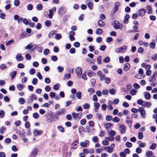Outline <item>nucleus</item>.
Listing matches in <instances>:
<instances>
[{
  "mask_svg": "<svg viewBox=\"0 0 157 157\" xmlns=\"http://www.w3.org/2000/svg\"><path fill=\"white\" fill-rule=\"evenodd\" d=\"M114 8L111 12V14H114L118 10V7L121 6V3L119 2H116L114 3Z\"/></svg>",
  "mask_w": 157,
  "mask_h": 157,
  "instance_id": "1",
  "label": "nucleus"
},
{
  "mask_svg": "<svg viewBox=\"0 0 157 157\" xmlns=\"http://www.w3.org/2000/svg\"><path fill=\"white\" fill-rule=\"evenodd\" d=\"M127 48V46L124 45L122 47L116 48L115 51L117 52H124L126 50Z\"/></svg>",
  "mask_w": 157,
  "mask_h": 157,
  "instance_id": "2",
  "label": "nucleus"
},
{
  "mask_svg": "<svg viewBox=\"0 0 157 157\" xmlns=\"http://www.w3.org/2000/svg\"><path fill=\"white\" fill-rule=\"evenodd\" d=\"M56 11V8L55 7H53L52 9L49 10V13L48 15V16L50 18H52L53 13Z\"/></svg>",
  "mask_w": 157,
  "mask_h": 157,
  "instance_id": "3",
  "label": "nucleus"
},
{
  "mask_svg": "<svg viewBox=\"0 0 157 157\" xmlns=\"http://www.w3.org/2000/svg\"><path fill=\"white\" fill-rule=\"evenodd\" d=\"M119 131L122 134H124L126 132V128L124 124H120L119 125Z\"/></svg>",
  "mask_w": 157,
  "mask_h": 157,
  "instance_id": "4",
  "label": "nucleus"
},
{
  "mask_svg": "<svg viewBox=\"0 0 157 157\" xmlns=\"http://www.w3.org/2000/svg\"><path fill=\"white\" fill-rule=\"evenodd\" d=\"M90 141L88 140H86L84 142H82L80 143V145L83 147H86L89 145Z\"/></svg>",
  "mask_w": 157,
  "mask_h": 157,
  "instance_id": "5",
  "label": "nucleus"
},
{
  "mask_svg": "<svg viewBox=\"0 0 157 157\" xmlns=\"http://www.w3.org/2000/svg\"><path fill=\"white\" fill-rule=\"evenodd\" d=\"M138 111L140 113V115L142 117H145L146 112L145 110L142 107H140L138 109Z\"/></svg>",
  "mask_w": 157,
  "mask_h": 157,
  "instance_id": "6",
  "label": "nucleus"
},
{
  "mask_svg": "<svg viewBox=\"0 0 157 157\" xmlns=\"http://www.w3.org/2000/svg\"><path fill=\"white\" fill-rule=\"evenodd\" d=\"M75 71L77 74V77L79 78H81L82 73L81 68L79 67H77L75 70Z\"/></svg>",
  "mask_w": 157,
  "mask_h": 157,
  "instance_id": "7",
  "label": "nucleus"
},
{
  "mask_svg": "<svg viewBox=\"0 0 157 157\" xmlns=\"http://www.w3.org/2000/svg\"><path fill=\"white\" fill-rule=\"evenodd\" d=\"M146 10L145 9H140L137 11L138 13L140 16L143 17L145 15Z\"/></svg>",
  "mask_w": 157,
  "mask_h": 157,
  "instance_id": "8",
  "label": "nucleus"
},
{
  "mask_svg": "<svg viewBox=\"0 0 157 157\" xmlns=\"http://www.w3.org/2000/svg\"><path fill=\"white\" fill-rule=\"evenodd\" d=\"M86 3L87 5L90 10H91L93 9V4L90 2V0H86Z\"/></svg>",
  "mask_w": 157,
  "mask_h": 157,
  "instance_id": "9",
  "label": "nucleus"
},
{
  "mask_svg": "<svg viewBox=\"0 0 157 157\" xmlns=\"http://www.w3.org/2000/svg\"><path fill=\"white\" fill-rule=\"evenodd\" d=\"M97 75L100 78L101 81H103L104 80L105 75L102 73L101 71H99L98 72Z\"/></svg>",
  "mask_w": 157,
  "mask_h": 157,
  "instance_id": "10",
  "label": "nucleus"
},
{
  "mask_svg": "<svg viewBox=\"0 0 157 157\" xmlns=\"http://www.w3.org/2000/svg\"><path fill=\"white\" fill-rule=\"evenodd\" d=\"M33 133L34 135L35 136H36L42 134L43 132L41 130H38L37 129H34L33 131Z\"/></svg>",
  "mask_w": 157,
  "mask_h": 157,
  "instance_id": "11",
  "label": "nucleus"
},
{
  "mask_svg": "<svg viewBox=\"0 0 157 157\" xmlns=\"http://www.w3.org/2000/svg\"><path fill=\"white\" fill-rule=\"evenodd\" d=\"M66 112V110L64 108L61 109L59 110L56 111V113L57 115H61L64 113Z\"/></svg>",
  "mask_w": 157,
  "mask_h": 157,
  "instance_id": "12",
  "label": "nucleus"
},
{
  "mask_svg": "<svg viewBox=\"0 0 157 157\" xmlns=\"http://www.w3.org/2000/svg\"><path fill=\"white\" fill-rule=\"evenodd\" d=\"M37 150L36 148H34L31 155V157H35L37 155Z\"/></svg>",
  "mask_w": 157,
  "mask_h": 157,
  "instance_id": "13",
  "label": "nucleus"
},
{
  "mask_svg": "<svg viewBox=\"0 0 157 157\" xmlns=\"http://www.w3.org/2000/svg\"><path fill=\"white\" fill-rule=\"evenodd\" d=\"M66 10L64 8L61 7L58 10L59 13L61 15H62L63 14L65 13Z\"/></svg>",
  "mask_w": 157,
  "mask_h": 157,
  "instance_id": "14",
  "label": "nucleus"
},
{
  "mask_svg": "<svg viewBox=\"0 0 157 157\" xmlns=\"http://www.w3.org/2000/svg\"><path fill=\"white\" fill-rule=\"evenodd\" d=\"M78 142L77 141H75L71 145V148L74 149H76L78 147Z\"/></svg>",
  "mask_w": 157,
  "mask_h": 157,
  "instance_id": "15",
  "label": "nucleus"
},
{
  "mask_svg": "<svg viewBox=\"0 0 157 157\" xmlns=\"http://www.w3.org/2000/svg\"><path fill=\"white\" fill-rule=\"evenodd\" d=\"M144 97L146 99L149 100L151 98V95L148 92H145L144 93Z\"/></svg>",
  "mask_w": 157,
  "mask_h": 157,
  "instance_id": "16",
  "label": "nucleus"
},
{
  "mask_svg": "<svg viewBox=\"0 0 157 157\" xmlns=\"http://www.w3.org/2000/svg\"><path fill=\"white\" fill-rule=\"evenodd\" d=\"M113 27L116 29H121L122 27V25L121 24L119 23L118 24L115 23L113 24Z\"/></svg>",
  "mask_w": 157,
  "mask_h": 157,
  "instance_id": "17",
  "label": "nucleus"
},
{
  "mask_svg": "<svg viewBox=\"0 0 157 157\" xmlns=\"http://www.w3.org/2000/svg\"><path fill=\"white\" fill-rule=\"evenodd\" d=\"M141 46L142 45H143L145 47H147L148 45V43L146 42H144L142 40H140L138 43Z\"/></svg>",
  "mask_w": 157,
  "mask_h": 157,
  "instance_id": "18",
  "label": "nucleus"
},
{
  "mask_svg": "<svg viewBox=\"0 0 157 157\" xmlns=\"http://www.w3.org/2000/svg\"><path fill=\"white\" fill-rule=\"evenodd\" d=\"M36 96L35 94H33L31 95L30 98V100H28L27 101V103H29L30 102H31L33 101V99L36 100Z\"/></svg>",
  "mask_w": 157,
  "mask_h": 157,
  "instance_id": "19",
  "label": "nucleus"
},
{
  "mask_svg": "<svg viewBox=\"0 0 157 157\" xmlns=\"http://www.w3.org/2000/svg\"><path fill=\"white\" fill-rule=\"evenodd\" d=\"M113 126V124L110 123H106L104 124V127L106 129H108Z\"/></svg>",
  "mask_w": 157,
  "mask_h": 157,
  "instance_id": "20",
  "label": "nucleus"
},
{
  "mask_svg": "<svg viewBox=\"0 0 157 157\" xmlns=\"http://www.w3.org/2000/svg\"><path fill=\"white\" fill-rule=\"evenodd\" d=\"M16 59L18 61H21L23 59V58L21 54V53L17 54L16 56Z\"/></svg>",
  "mask_w": 157,
  "mask_h": 157,
  "instance_id": "21",
  "label": "nucleus"
},
{
  "mask_svg": "<svg viewBox=\"0 0 157 157\" xmlns=\"http://www.w3.org/2000/svg\"><path fill=\"white\" fill-rule=\"evenodd\" d=\"M105 148H106L107 152L109 153H111L113 152V147L112 146H108L105 147Z\"/></svg>",
  "mask_w": 157,
  "mask_h": 157,
  "instance_id": "22",
  "label": "nucleus"
},
{
  "mask_svg": "<svg viewBox=\"0 0 157 157\" xmlns=\"http://www.w3.org/2000/svg\"><path fill=\"white\" fill-rule=\"evenodd\" d=\"M130 65L129 63H126L124 65L123 69L124 71H126L129 70L130 68Z\"/></svg>",
  "mask_w": 157,
  "mask_h": 157,
  "instance_id": "23",
  "label": "nucleus"
},
{
  "mask_svg": "<svg viewBox=\"0 0 157 157\" xmlns=\"http://www.w3.org/2000/svg\"><path fill=\"white\" fill-rule=\"evenodd\" d=\"M130 18L128 14H126L124 17V22L125 24H127L128 22V19Z\"/></svg>",
  "mask_w": 157,
  "mask_h": 157,
  "instance_id": "24",
  "label": "nucleus"
},
{
  "mask_svg": "<svg viewBox=\"0 0 157 157\" xmlns=\"http://www.w3.org/2000/svg\"><path fill=\"white\" fill-rule=\"evenodd\" d=\"M25 102V99L23 98H21L18 99V102L20 104H24Z\"/></svg>",
  "mask_w": 157,
  "mask_h": 157,
  "instance_id": "25",
  "label": "nucleus"
},
{
  "mask_svg": "<svg viewBox=\"0 0 157 157\" xmlns=\"http://www.w3.org/2000/svg\"><path fill=\"white\" fill-rule=\"evenodd\" d=\"M98 24L100 27H103L105 25V23L101 20H99L98 22Z\"/></svg>",
  "mask_w": 157,
  "mask_h": 157,
  "instance_id": "26",
  "label": "nucleus"
},
{
  "mask_svg": "<svg viewBox=\"0 0 157 157\" xmlns=\"http://www.w3.org/2000/svg\"><path fill=\"white\" fill-rule=\"evenodd\" d=\"M17 73V72L16 71H14L10 73V75L11 76L12 79L15 78Z\"/></svg>",
  "mask_w": 157,
  "mask_h": 157,
  "instance_id": "27",
  "label": "nucleus"
},
{
  "mask_svg": "<svg viewBox=\"0 0 157 157\" xmlns=\"http://www.w3.org/2000/svg\"><path fill=\"white\" fill-rule=\"evenodd\" d=\"M147 9L148 10V14H151L152 13V10L151 7V6L148 5L147 7Z\"/></svg>",
  "mask_w": 157,
  "mask_h": 157,
  "instance_id": "28",
  "label": "nucleus"
},
{
  "mask_svg": "<svg viewBox=\"0 0 157 157\" xmlns=\"http://www.w3.org/2000/svg\"><path fill=\"white\" fill-rule=\"evenodd\" d=\"M112 121L114 122H118L120 121V119L117 117H115L113 118H112Z\"/></svg>",
  "mask_w": 157,
  "mask_h": 157,
  "instance_id": "29",
  "label": "nucleus"
},
{
  "mask_svg": "<svg viewBox=\"0 0 157 157\" xmlns=\"http://www.w3.org/2000/svg\"><path fill=\"white\" fill-rule=\"evenodd\" d=\"M137 93L136 90L135 89H132L130 91V94L132 96L135 95Z\"/></svg>",
  "mask_w": 157,
  "mask_h": 157,
  "instance_id": "30",
  "label": "nucleus"
},
{
  "mask_svg": "<svg viewBox=\"0 0 157 157\" xmlns=\"http://www.w3.org/2000/svg\"><path fill=\"white\" fill-rule=\"evenodd\" d=\"M87 75L90 77L95 76V74L92 71H90L87 73Z\"/></svg>",
  "mask_w": 157,
  "mask_h": 157,
  "instance_id": "31",
  "label": "nucleus"
},
{
  "mask_svg": "<svg viewBox=\"0 0 157 157\" xmlns=\"http://www.w3.org/2000/svg\"><path fill=\"white\" fill-rule=\"evenodd\" d=\"M81 94L82 93L80 91H78L76 94V97L79 99H80L81 98Z\"/></svg>",
  "mask_w": 157,
  "mask_h": 157,
  "instance_id": "32",
  "label": "nucleus"
},
{
  "mask_svg": "<svg viewBox=\"0 0 157 157\" xmlns=\"http://www.w3.org/2000/svg\"><path fill=\"white\" fill-rule=\"evenodd\" d=\"M153 154V152L151 151H147L146 153V155L148 157H150Z\"/></svg>",
  "mask_w": 157,
  "mask_h": 157,
  "instance_id": "33",
  "label": "nucleus"
},
{
  "mask_svg": "<svg viewBox=\"0 0 157 157\" xmlns=\"http://www.w3.org/2000/svg\"><path fill=\"white\" fill-rule=\"evenodd\" d=\"M103 33V31L102 29L98 28L97 29L96 33L97 34H101Z\"/></svg>",
  "mask_w": 157,
  "mask_h": 157,
  "instance_id": "34",
  "label": "nucleus"
},
{
  "mask_svg": "<svg viewBox=\"0 0 157 157\" xmlns=\"http://www.w3.org/2000/svg\"><path fill=\"white\" fill-rule=\"evenodd\" d=\"M88 92L89 93L90 95H91L94 93V90L92 88H90L88 90Z\"/></svg>",
  "mask_w": 157,
  "mask_h": 157,
  "instance_id": "35",
  "label": "nucleus"
},
{
  "mask_svg": "<svg viewBox=\"0 0 157 157\" xmlns=\"http://www.w3.org/2000/svg\"><path fill=\"white\" fill-rule=\"evenodd\" d=\"M143 133L142 132H139L138 133V138L139 140H141L143 138Z\"/></svg>",
  "mask_w": 157,
  "mask_h": 157,
  "instance_id": "36",
  "label": "nucleus"
},
{
  "mask_svg": "<svg viewBox=\"0 0 157 157\" xmlns=\"http://www.w3.org/2000/svg\"><path fill=\"white\" fill-rule=\"evenodd\" d=\"M157 146V145L156 144L153 143L152 144L150 147L149 148L150 149L153 150L155 149Z\"/></svg>",
  "mask_w": 157,
  "mask_h": 157,
  "instance_id": "37",
  "label": "nucleus"
},
{
  "mask_svg": "<svg viewBox=\"0 0 157 157\" xmlns=\"http://www.w3.org/2000/svg\"><path fill=\"white\" fill-rule=\"evenodd\" d=\"M17 87L19 90H21L23 88L24 86L20 84H19L17 85Z\"/></svg>",
  "mask_w": 157,
  "mask_h": 157,
  "instance_id": "38",
  "label": "nucleus"
},
{
  "mask_svg": "<svg viewBox=\"0 0 157 157\" xmlns=\"http://www.w3.org/2000/svg\"><path fill=\"white\" fill-rule=\"evenodd\" d=\"M14 42V40L13 39H11L10 40L8 41H7L6 44V46H9L10 44H12Z\"/></svg>",
  "mask_w": 157,
  "mask_h": 157,
  "instance_id": "39",
  "label": "nucleus"
},
{
  "mask_svg": "<svg viewBox=\"0 0 157 157\" xmlns=\"http://www.w3.org/2000/svg\"><path fill=\"white\" fill-rule=\"evenodd\" d=\"M105 119L107 121H110L112 120V117L110 115H107L105 117Z\"/></svg>",
  "mask_w": 157,
  "mask_h": 157,
  "instance_id": "40",
  "label": "nucleus"
},
{
  "mask_svg": "<svg viewBox=\"0 0 157 157\" xmlns=\"http://www.w3.org/2000/svg\"><path fill=\"white\" fill-rule=\"evenodd\" d=\"M95 108L96 109H97L98 108H99L100 106V104L97 102H94V103Z\"/></svg>",
  "mask_w": 157,
  "mask_h": 157,
  "instance_id": "41",
  "label": "nucleus"
},
{
  "mask_svg": "<svg viewBox=\"0 0 157 157\" xmlns=\"http://www.w3.org/2000/svg\"><path fill=\"white\" fill-rule=\"evenodd\" d=\"M58 130L60 132H64V128L60 126H59L57 127Z\"/></svg>",
  "mask_w": 157,
  "mask_h": 157,
  "instance_id": "42",
  "label": "nucleus"
},
{
  "mask_svg": "<svg viewBox=\"0 0 157 157\" xmlns=\"http://www.w3.org/2000/svg\"><path fill=\"white\" fill-rule=\"evenodd\" d=\"M60 85L59 84H57L53 86V89L55 90H58L59 89Z\"/></svg>",
  "mask_w": 157,
  "mask_h": 157,
  "instance_id": "43",
  "label": "nucleus"
},
{
  "mask_svg": "<svg viewBox=\"0 0 157 157\" xmlns=\"http://www.w3.org/2000/svg\"><path fill=\"white\" fill-rule=\"evenodd\" d=\"M71 75L70 73L65 74L64 77V79L66 80L69 79L71 77Z\"/></svg>",
  "mask_w": 157,
  "mask_h": 157,
  "instance_id": "44",
  "label": "nucleus"
},
{
  "mask_svg": "<svg viewBox=\"0 0 157 157\" xmlns=\"http://www.w3.org/2000/svg\"><path fill=\"white\" fill-rule=\"evenodd\" d=\"M45 24L47 27H49L51 24V22L49 20H47L45 21Z\"/></svg>",
  "mask_w": 157,
  "mask_h": 157,
  "instance_id": "45",
  "label": "nucleus"
},
{
  "mask_svg": "<svg viewBox=\"0 0 157 157\" xmlns=\"http://www.w3.org/2000/svg\"><path fill=\"white\" fill-rule=\"evenodd\" d=\"M110 61V58L108 56L106 57L104 59L103 62L105 63H107Z\"/></svg>",
  "mask_w": 157,
  "mask_h": 157,
  "instance_id": "46",
  "label": "nucleus"
},
{
  "mask_svg": "<svg viewBox=\"0 0 157 157\" xmlns=\"http://www.w3.org/2000/svg\"><path fill=\"white\" fill-rule=\"evenodd\" d=\"M104 79L105 82L106 84H108L110 82V79L108 77L105 78Z\"/></svg>",
  "mask_w": 157,
  "mask_h": 157,
  "instance_id": "47",
  "label": "nucleus"
},
{
  "mask_svg": "<svg viewBox=\"0 0 157 157\" xmlns=\"http://www.w3.org/2000/svg\"><path fill=\"white\" fill-rule=\"evenodd\" d=\"M5 113L4 111L2 110H1L0 111V117L1 118L3 117L5 115Z\"/></svg>",
  "mask_w": 157,
  "mask_h": 157,
  "instance_id": "48",
  "label": "nucleus"
},
{
  "mask_svg": "<svg viewBox=\"0 0 157 157\" xmlns=\"http://www.w3.org/2000/svg\"><path fill=\"white\" fill-rule=\"evenodd\" d=\"M57 69L58 70L59 72V73L62 72L63 70V67L60 66H58L57 67Z\"/></svg>",
  "mask_w": 157,
  "mask_h": 157,
  "instance_id": "49",
  "label": "nucleus"
},
{
  "mask_svg": "<svg viewBox=\"0 0 157 157\" xmlns=\"http://www.w3.org/2000/svg\"><path fill=\"white\" fill-rule=\"evenodd\" d=\"M89 125L91 127H93L94 125V122L92 121H90L89 122Z\"/></svg>",
  "mask_w": 157,
  "mask_h": 157,
  "instance_id": "50",
  "label": "nucleus"
},
{
  "mask_svg": "<svg viewBox=\"0 0 157 157\" xmlns=\"http://www.w3.org/2000/svg\"><path fill=\"white\" fill-rule=\"evenodd\" d=\"M72 115L73 117L75 119L77 118L79 116V114L76 113L74 112H72Z\"/></svg>",
  "mask_w": 157,
  "mask_h": 157,
  "instance_id": "51",
  "label": "nucleus"
},
{
  "mask_svg": "<svg viewBox=\"0 0 157 157\" xmlns=\"http://www.w3.org/2000/svg\"><path fill=\"white\" fill-rule=\"evenodd\" d=\"M109 93L112 95H114L115 94V90L114 89H111L109 90Z\"/></svg>",
  "mask_w": 157,
  "mask_h": 157,
  "instance_id": "52",
  "label": "nucleus"
},
{
  "mask_svg": "<svg viewBox=\"0 0 157 157\" xmlns=\"http://www.w3.org/2000/svg\"><path fill=\"white\" fill-rule=\"evenodd\" d=\"M6 130V128L4 126H2L0 129V133L1 134H2L4 133V131Z\"/></svg>",
  "mask_w": 157,
  "mask_h": 157,
  "instance_id": "53",
  "label": "nucleus"
},
{
  "mask_svg": "<svg viewBox=\"0 0 157 157\" xmlns=\"http://www.w3.org/2000/svg\"><path fill=\"white\" fill-rule=\"evenodd\" d=\"M49 50L48 49H46L44 50V51L43 52V53L44 55H47L49 53Z\"/></svg>",
  "mask_w": 157,
  "mask_h": 157,
  "instance_id": "54",
  "label": "nucleus"
},
{
  "mask_svg": "<svg viewBox=\"0 0 157 157\" xmlns=\"http://www.w3.org/2000/svg\"><path fill=\"white\" fill-rule=\"evenodd\" d=\"M37 82V79L36 78H33V81H32V84L34 85H36Z\"/></svg>",
  "mask_w": 157,
  "mask_h": 157,
  "instance_id": "55",
  "label": "nucleus"
},
{
  "mask_svg": "<svg viewBox=\"0 0 157 157\" xmlns=\"http://www.w3.org/2000/svg\"><path fill=\"white\" fill-rule=\"evenodd\" d=\"M144 102V101H143L141 99H139L137 101V103L138 104L140 105H141L142 106Z\"/></svg>",
  "mask_w": 157,
  "mask_h": 157,
  "instance_id": "56",
  "label": "nucleus"
},
{
  "mask_svg": "<svg viewBox=\"0 0 157 157\" xmlns=\"http://www.w3.org/2000/svg\"><path fill=\"white\" fill-rule=\"evenodd\" d=\"M86 121L85 119H82L80 121L81 124L82 125H85L86 123Z\"/></svg>",
  "mask_w": 157,
  "mask_h": 157,
  "instance_id": "57",
  "label": "nucleus"
},
{
  "mask_svg": "<svg viewBox=\"0 0 157 157\" xmlns=\"http://www.w3.org/2000/svg\"><path fill=\"white\" fill-rule=\"evenodd\" d=\"M14 4L15 6H18L20 4V1L19 0H15Z\"/></svg>",
  "mask_w": 157,
  "mask_h": 157,
  "instance_id": "58",
  "label": "nucleus"
},
{
  "mask_svg": "<svg viewBox=\"0 0 157 157\" xmlns=\"http://www.w3.org/2000/svg\"><path fill=\"white\" fill-rule=\"evenodd\" d=\"M27 8L29 10H32L33 9V7L32 4H29L27 6Z\"/></svg>",
  "mask_w": 157,
  "mask_h": 157,
  "instance_id": "59",
  "label": "nucleus"
},
{
  "mask_svg": "<svg viewBox=\"0 0 157 157\" xmlns=\"http://www.w3.org/2000/svg\"><path fill=\"white\" fill-rule=\"evenodd\" d=\"M35 69L34 68H32L30 70L29 73L31 75H33L35 73Z\"/></svg>",
  "mask_w": 157,
  "mask_h": 157,
  "instance_id": "60",
  "label": "nucleus"
},
{
  "mask_svg": "<svg viewBox=\"0 0 157 157\" xmlns=\"http://www.w3.org/2000/svg\"><path fill=\"white\" fill-rule=\"evenodd\" d=\"M126 123L128 124L129 126H131L132 125V121L131 120H127L126 121Z\"/></svg>",
  "mask_w": 157,
  "mask_h": 157,
  "instance_id": "61",
  "label": "nucleus"
},
{
  "mask_svg": "<svg viewBox=\"0 0 157 157\" xmlns=\"http://www.w3.org/2000/svg\"><path fill=\"white\" fill-rule=\"evenodd\" d=\"M42 5L40 4H38L36 6V8L38 10H41L42 9Z\"/></svg>",
  "mask_w": 157,
  "mask_h": 157,
  "instance_id": "62",
  "label": "nucleus"
},
{
  "mask_svg": "<svg viewBox=\"0 0 157 157\" xmlns=\"http://www.w3.org/2000/svg\"><path fill=\"white\" fill-rule=\"evenodd\" d=\"M49 96L52 98H53L56 96V93L53 92H51L49 94Z\"/></svg>",
  "mask_w": 157,
  "mask_h": 157,
  "instance_id": "63",
  "label": "nucleus"
},
{
  "mask_svg": "<svg viewBox=\"0 0 157 157\" xmlns=\"http://www.w3.org/2000/svg\"><path fill=\"white\" fill-rule=\"evenodd\" d=\"M152 59L154 60H156L157 59V54H155L152 57Z\"/></svg>",
  "mask_w": 157,
  "mask_h": 157,
  "instance_id": "64",
  "label": "nucleus"
}]
</instances>
